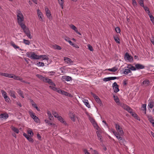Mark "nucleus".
<instances>
[{"label": "nucleus", "mask_w": 154, "mask_h": 154, "mask_svg": "<svg viewBox=\"0 0 154 154\" xmlns=\"http://www.w3.org/2000/svg\"><path fill=\"white\" fill-rule=\"evenodd\" d=\"M2 95L3 97H5V96H7V94L3 90H2L1 91Z\"/></svg>", "instance_id": "55"}, {"label": "nucleus", "mask_w": 154, "mask_h": 154, "mask_svg": "<svg viewBox=\"0 0 154 154\" xmlns=\"http://www.w3.org/2000/svg\"><path fill=\"white\" fill-rule=\"evenodd\" d=\"M121 106L123 108L127 110L128 107H129L128 106L125 105V104H122V105L121 104H120Z\"/></svg>", "instance_id": "49"}, {"label": "nucleus", "mask_w": 154, "mask_h": 154, "mask_svg": "<svg viewBox=\"0 0 154 154\" xmlns=\"http://www.w3.org/2000/svg\"><path fill=\"white\" fill-rule=\"evenodd\" d=\"M69 26L71 28L74 30L77 33L80 35H81V33L78 32L77 28L73 25L71 24L69 25Z\"/></svg>", "instance_id": "14"}, {"label": "nucleus", "mask_w": 154, "mask_h": 154, "mask_svg": "<svg viewBox=\"0 0 154 154\" xmlns=\"http://www.w3.org/2000/svg\"><path fill=\"white\" fill-rule=\"evenodd\" d=\"M135 67L136 69H142L145 68L144 65L139 63L136 64L135 65Z\"/></svg>", "instance_id": "15"}, {"label": "nucleus", "mask_w": 154, "mask_h": 154, "mask_svg": "<svg viewBox=\"0 0 154 154\" xmlns=\"http://www.w3.org/2000/svg\"><path fill=\"white\" fill-rule=\"evenodd\" d=\"M123 73L125 75H128L129 73H131V75L130 74V75H132V73H131V72L129 69H125V70L123 72Z\"/></svg>", "instance_id": "28"}, {"label": "nucleus", "mask_w": 154, "mask_h": 154, "mask_svg": "<svg viewBox=\"0 0 154 154\" xmlns=\"http://www.w3.org/2000/svg\"><path fill=\"white\" fill-rule=\"evenodd\" d=\"M43 81L44 82L48 83L50 85H53L54 86H56L55 84L52 81L51 79L47 78L45 77Z\"/></svg>", "instance_id": "9"}, {"label": "nucleus", "mask_w": 154, "mask_h": 154, "mask_svg": "<svg viewBox=\"0 0 154 154\" xmlns=\"http://www.w3.org/2000/svg\"><path fill=\"white\" fill-rule=\"evenodd\" d=\"M23 42L24 44L27 45H29L30 44V42L28 40L23 39Z\"/></svg>", "instance_id": "52"}, {"label": "nucleus", "mask_w": 154, "mask_h": 154, "mask_svg": "<svg viewBox=\"0 0 154 154\" xmlns=\"http://www.w3.org/2000/svg\"><path fill=\"white\" fill-rule=\"evenodd\" d=\"M121 106L123 108L127 110L128 107H129L128 106L125 105V104H122V105L121 104H120Z\"/></svg>", "instance_id": "48"}, {"label": "nucleus", "mask_w": 154, "mask_h": 154, "mask_svg": "<svg viewBox=\"0 0 154 154\" xmlns=\"http://www.w3.org/2000/svg\"><path fill=\"white\" fill-rule=\"evenodd\" d=\"M36 76L42 81H43L44 79L45 78V77H43L42 75L39 74H37L36 75Z\"/></svg>", "instance_id": "42"}, {"label": "nucleus", "mask_w": 154, "mask_h": 154, "mask_svg": "<svg viewBox=\"0 0 154 154\" xmlns=\"http://www.w3.org/2000/svg\"><path fill=\"white\" fill-rule=\"evenodd\" d=\"M87 46L88 48V49L89 50L91 51H93V49L92 47L90 45H87Z\"/></svg>", "instance_id": "58"}, {"label": "nucleus", "mask_w": 154, "mask_h": 154, "mask_svg": "<svg viewBox=\"0 0 154 154\" xmlns=\"http://www.w3.org/2000/svg\"><path fill=\"white\" fill-rule=\"evenodd\" d=\"M11 74H8L7 73H3V76L5 77H7L10 78H11Z\"/></svg>", "instance_id": "45"}, {"label": "nucleus", "mask_w": 154, "mask_h": 154, "mask_svg": "<svg viewBox=\"0 0 154 154\" xmlns=\"http://www.w3.org/2000/svg\"><path fill=\"white\" fill-rule=\"evenodd\" d=\"M114 38L115 41L117 43H120V39L117 36H114Z\"/></svg>", "instance_id": "41"}, {"label": "nucleus", "mask_w": 154, "mask_h": 154, "mask_svg": "<svg viewBox=\"0 0 154 154\" xmlns=\"http://www.w3.org/2000/svg\"><path fill=\"white\" fill-rule=\"evenodd\" d=\"M115 30L116 32L118 33H120L121 30L119 27H117L115 28Z\"/></svg>", "instance_id": "62"}, {"label": "nucleus", "mask_w": 154, "mask_h": 154, "mask_svg": "<svg viewBox=\"0 0 154 154\" xmlns=\"http://www.w3.org/2000/svg\"><path fill=\"white\" fill-rule=\"evenodd\" d=\"M55 86H54V85H51L49 86V87L53 90L56 91L58 92V91H59V89L55 87Z\"/></svg>", "instance_id": "35"}, {"label": "nucleus", "mask_w": 154, "mask_h": 154, "mask_svg": "<svg viewBox=\"0 0 154 154\" xmlns=\"http://www.w3.org/2000/svg\"><path fill=\"white\" fill-rule=\"evenodd\" d=\"M37 13L39 20L42 21H43L44 20V17L39 9L37 10Z\"/></svg>", "instance_id": "8"}, {"label": "nucleus", "mask_w": 154, "mask_h": 154, "mask_svg": "<svg viewBox=\"0 0 154 154\" xmlns=\"http://www.w3.org/2000/svg\"><path fill=\"white\" fill-rule=\"evenodd\" d=\"M30 101L32 105L34 107L35 106H36V104L33 101V100H30Z\"/></svg>", "instance_id": "63"}, {"label": "nucleus", "mask_w": 154, "mask_h": 154, "mask_svg": "<svg viewBox=\"0 0 154 154\" xmlns=\"http://www.w3.org/2000/svg\"><path fill=\"white\" fill-rule=\"evenodd\" d=\"M57 118V119L58 120L60 121L61 122L64 124H66V122L64 121L63 118L61 116H58Z\"/></svg>", "instance_id": "33"}, {"label": "nucleus", "mask_w": 154, "mask_h": 154, "mask_svg": "<svg viewBox=\"0 0 154 154\" xmlns=\"http://www.w3.org/2000/svg\"><path fill=\"white\" fill-rule=\"evenodd\" d=\"M132 116L133 117H134V118H135L137 120H140V119H139V118L138 117L137 115L135 113H134L133 114V115H132Z\"/></svg>", "instance_id": "60"}, {"label": "nucleus", "mask_w": 154, "mask_h": 154, "mask_svg": "<svg viewBox=\"0 0 154 154\" xmlns=\"http://www.w3.org/2000/svg\"><path fill=\"white\" fill-rule=\"evenodd\" d=\"M146 104H143L142 106L141 109L142 110L144 111V113L146 114Z\"/></svg>", "instance_id": "38"}, {"label": "nucleus", "mask_w": 154, "mask_h": 154, "mask_svg": "<svg viewBox=\"0 0 154 154\" xmlns=\"http://www.w3.org/2000/svg\"><path fill=\"white\" fill-rule=\"evenodd\" d=\"M148 15L150 18V20H151L152 22L154 23V17L153 16H152L150 14H149Z\"/></svg>", "instance_id": "40"}, {"label": "nucleus", "mask_w": 154, "mask_h": 154, "mask_svg": "<svg viewBox=\"0 0 154 154\" xmlns=\"http://www.w3.org/2000/svg\"><path fill=\"white\" fill-rule=\"evenodd\" d=\"M17 80H22V78L20 76H16L14 75H11V78Z\"/></svg>", "instance_id": "19"}, {"label": "nucleus", "mask_w": 154, "mask_h": 154, "mask_svg": "<svg viewBox=\"0 0 154 154\" xmlns=\"http://www.w3.org/2000/svg\"><path fill=\"white\" fill-rule=\"evenodd\" d=\"M143 8L146 11L147 13H148V14H150L149 9L148 8H147V7H146V6H144Z\"/></svg>", "instance_id": "47"}, {"label": "nucleus", "mask_w": 154, "mask_h": 154, "mask_svg": "<svg viewBox=\"0 0 154 154\" xmlns=\"http://www.w3.org/2000/svg\"><path fill=\"white\" fill-rule=\"evenodd\" d=\"M127 68L130 70H131L132 71H135L136 70V69L135 68V67L132 66L131 64L128 65Z\"/></svg>", "instance_id": "25"}, {"label": "nucleus", "mask_w": 154, "mask_h": 154, "mask_svg": "<svg viewBox=\"0 0 154 154\" xmlns=\"http://www.w3.org/2000/svg\"><path fill=\"white\" fill-rule=\"evenodd\" d=\"M31 137H32L29 136L26 139L30 142H31V143H33V139Z\"/></svg>", "instance_id": "54"}, {"label": "nucleus", "mask_w": 154, "mask_h": 154, "mask_svg": "<svg viewBox=\"0 0 154 154\" xmlns=\"http://www.w3.org/2000/svg\"><path fill=\"white\" fill-rule=\"evenodd\" d=\"M89 120L92 124L95 122L94 119L92 118H90Z\"/></svg>", "instance_id": "64"}, {"label": "nucleus", "mask_w": 154, "mask_h": 154, "mask_svg": "<svg viewBox=\"0 0 154 154\" xmlns=\"http://www.w3.org/2000/svg\"><path fill=\"white\" fill-rule=\"evenodd\" d=\"M112 87L115 92L117 93L119 91L118 85L116 82H114L113 84Z\"/></svg>", "instance_id": "10"}, {"label": "nucleus", "mask_w": 154, "mask_h": 154, "mask_svg": "<svg viewBox=\"0 0 154 154\" xmlns=\"http://www.w3.org/2000/svg\"><path fill=\"white\" fill-rule=\"evenodd\" d=\"M17 93L19 94L22 97L24 98L23 95V92L20 90H18L17 91Z\"/></svg>", "instance_id": "43"}, {"label": "nucleus", "mask_w": 154, "mask_h": 154, "mask_svg": "<svg viewBox=\"0 0 154 154\" xmlns=\"http://www.w3.org/2000/svg\"><path fill=\"white\" fill-rule=\"evenodd\" d=\"M147 117L148 119V120L151 123L152 122H154V120L153 119L152 116L150 115H147Z\"/></svg>", "instance_id": "31"}, {"label": "nucleus", "mask_w": 154, "mask_h": 154, "mask_svg": "<svg viewBox=\"0 0 154 154\" xmlns=\"http://www.w3.org/2000/svg\"><path fill=\"white\" fill-rule=\"evenodd\" d=\"M118 69V68L116 66H114L112 68L106 69L105 70H108L112 72H115Z\"/></svg>", "instance_id": "24"}, {"label": "nucleus", "mask_w": 154, "mask_h": 154, "mask_svg": "<svg viewBox=\"0 0 154 154\" xmlns=\"http://www.w3.org/2000/svg\"><path fill=\"white\" fill-rule=\"evenodd\" d=\"M47 74L50 76L54 75L55 74V72L53 71L48 72H47Z\"/></svg>", "instance_id": "50"}, {"label": "nucleus", "mask_w": 154, "mask_h": 154, "mask_svg": "<svg viewBox=\"0 0 154 154\" xmlns=\"http://www.w3.org/2000/svg\"><path fill=\"white\" fill-rule=\"evenodd\" d=\"M27 132L29 136L32 137L33 136V133L31 129L27 130Z\"/></svg>", "instance_id": "36"}, {"label": "nucleus", "mask_w": 154, "mask_h": 154, "mask_svg": "<svg viewBox=\"0 0 154 154\" xmlns=\"http://www.w3.org/2000/svg\"><path fill=\"white\" fill-rule=\"evenodd\" d=\"M121 135L118 134L116 137L119 140V143L121 144H123L125 142V140L121 136Z\"/></svg>", "instance_id": "6"}, {"label": "nucleus", "mask_w": 154, "mask_h": 154, "mask_svg": "<svg viewBox=\"0 0 154 154\" xmlns=\"http://www.w3.org/2000/svg\"><path fill=\"white\" fill-rule=\"evenodd\" d=\"M58 93L59 94L64 95L70 97H72L71 94H69L67 92L63 90H60V89L59 91H58Z\"/></svg>", "instance_id": "7"}, {"label": "nucleus", "mask_w": 154, "mask_h": 154, "mask_svg": "<svg viewBox=\"0 0 154 154\" xmlns=\"http://www.w3.org/2000/svg\"><path fill=\"white\" fill-rule=\"evenodd\" d=\"M70 118L72 121L73 122H75V117L74 114L72 113L70 115Z\"/></svg>", "instance_id": "39"}, {"label": "nucleus", "mask_w": 154, "mask_h": 154, "mask_svg": "<svg viewBox=\"0 0 154 154\" xmlns=\"http://www.w3.org/2000/svg\"><path fill=\"white\" fill-rule=\"evenodd\" d=\"M38 66H44V63L42 62H38L36 64Z\"/></svg>", "instance_id": "53"}, {"label": "nucleus", "mask_w": 154, "mask_h": 154, "mask_svg": "<svg viewBox=\"0 0 154 154\" xmlns=\"http://www.w3.org/2000/svg\"><path fill=\"white\" fill-rule=\"evenodd\" d=\"M83 102L85 105L88 108H90L91 106L88 102V100L86 99H84L83 100Z\"/></svg>", "instance_id": "23"}, {"label": "nucleus", "mask_w": 154, "mask_h": 154, "mask_svg": "<svg viewBox=\"0 0 154 154\" xmlns=\"http://www.w3.org/2000/svg\"><path fill=\"white\" fill-rule=\"evenodd\" d=\"M91 95L94 98L96 101L99 104H101L102 102L99 97L94 93H91Z\"/></svg>", "instance_id": "11"}, {"label": "nucleus", "mask_w": 154, "mask_h": 154, "mask_svg": "<svg viewBox=\"0 0 154 154\" xmlns=\"http://www.w3.org/2000/svg\"><path fill=\"white\" fill-rule=\"evenodd\" d=\"M64 60L65 62L69 65H71L72 64L73 62L69 58L64 57Z\"/></svg>", "instance_id": "12"}, {"label": "nucleus", "mask_w": 154, "mask_h": 154, "mask_svg": "<svg viewBox=\"0 0 154 154\" xmlns=\"http://www.w3.org/2000/svg\"><path fill=\"white\" fill-rule=\"evenodd\" d=\"M47 113L48 116V117L50 120H52L53 119V116L51 114V112L49 111H48Z\"/></svg>", "instance_id": "37"}, {"label": "nucleus", "mask_w": 154, "mask_h": 154, "mask_svg": "<svg viewBox=\"0 0 154 154\" xmlns=\"http://www.w3.org/2000/svg\"><path fill=\"white\" fill-rule=\"evenodd\" d=\"M45 10L46 12V15L47 17L49 19H50L51 14L50 11L47 7H45Z\"/></svg>", "instance_id": "17"}, {"label": "nucleus", "mask_w": 154, "mask_h": 154, "mask_svg": "<svg viewBox=\"0 0 154 154\" xmlns=\"http://www.w3.org/2000/svg\"><path fill=\"white\" fill-rule=\"evenodd\" d=\"M51 47L55 49L60 50L61 48L60 46L56 45H51Z\"/></svg>", "instance_id": "22"}, {"label": "nucleus", "mask_w": 154, "mask_h": 154, "mask_svg": "<svg viewBox=\"0 0 154 154\" xmlns=\"http://www.w3.org/2000/svg\"><path fill=\"white\" fill-rule=\"evenodd\" d=\"M61 80L63 81H70L72 80V78L71 77L68 76H62Z\"/></svg>", "instance_id": "13"}, {"label": "nucleus", "mask_w": 154, "mask_h": 154, "mask_svg": "<svg viewBox=\"0 0 154 154\" xmlns=\"http://www.w3.org/2000/svg\"><path fill=\"white\" fill-rule=\"evenodd\" d=\"M39 59L42 58L43 60H45L48 61L49 58L48 56L45 55H41L38 56Z\"/></svg>", "instance_id": "18"}, {"label": "nucleus", "mask_w": 154, "mask_h": 154, "mask_svg": "<svg viewBox=\"0 0 154 154\" xmlns=\"http://www.w3.org/2000/svg\"><path fill=\"white\" fill-rule=\"evenodd\" d=\"M149 83V81L148 80L146 79L144 80L142 84L145 86H148Z\"/></svg>", "instance_id": "30"}, {"label": "nucleus", "mask_w": 154, "mask_h": 154, "mask_svg": "<svg viewBox=\"0 0 154 154\" xmlns=\"http://www.w3.org/2000/svg\"><path fill=\"white\" fill-rule=\"evenodd\" d=\"M103 81L104 82H107L111 80L110 77L105 78L103 79Z\"/></svg>", "instance_id": "57"}, {"label": "nucleus", "mask_w": 154, "mask_h": 154, "mask_svg": "<svg viewBox=\"0 0 154 154\" xmlns=\"http://www.w3.org/2000/svg\"><path fill=\"white\" fill-rule=\"evenodd\" d=\"M26 56L31 58V59L38 60L39 55L35 54V53L33 52H28L26 53Z\"/></svg>", "instance_id": "2"}, {"label": "nucleus", "mask_w": 154, "mask_h": 154, "mask_svg": "<svg viewBox=\"0 0 154 154\" xmlns=\"http://www.w3.org/2000/svg\"><path fill=\"white\" fill-rule=\"evenodd\" d=\"M59 4L61 6L62 8H63V4L64 2V0H58Z\"/></svg>", "instance_id": "44"}, {"label": "nucleus", "mask_w": 154, "mask_h": 154, "mask_svg": "<svg viewBox=\"0 0 154 154\" xmlns=\"http://www.w3.org/2000/svg\"><path fill=\"white\" fill-rule=\"evenodd\" d=\"M132 4L134 7H136L137 5V3L135 0H132Z\"/></svg>", "instance_id": "59"}, {"label": "nucleus", "mask_w": 154, "mask_h": 154, "mask_svg": "<svg viewBox=\"0 0 154 154\" xmlns=\"http://www.w3.org/2000/svg\"><path fill=\"white\" fill-rule=\"evenodd\" d=\"M29 114L30 116L33 119L34 121L37 123L40 122V120L39 118L35 115L34 113L31 110L29 111Z\"/></svg>", "instance_id": "4"}, {"label": "nucleus", "mask_w": 154, "mask_h": 154, "mask_svg": "<svg viewBox=\"0 0 154 154\" xmlns=\"http://www.w3.org/2000/svg\"><path fill=\"white\" fill-rule=\"evenodd\" d=\"M111 132H112L115 135V136H116L118 134L117 133V132H116L113 129H111L110 130Z\"/></svg>", "instance_id": "56"}, {"label": "nucleus", "mask_w": 154, "mask_h": 154, "mask_svg": "<svg viewBox=\"0 0 154 154\" xmlns=\"http://www.w3.org/2000/svg\"><path fill=\"white\" fill-rule=\"evenodd\" d=\"M9 93L11 97H13L14 98H16V97L15 95V91L10 90L9 91Z\"/></svg>", "instance_id": "29"}, {"label": "nucleus", "mask_w": 154, "mask_h": 154, "mask_svg": "<svg viewBox=\"0 0 154 154\" xmlns=\"http://www.w3.org/2000/svg\"><path fill=\"white\" fill-rule=\"evenodd\" d=\"M124 58L125 60L128 61L129 62H132L133 61V57L127 52L125 53Z\"/></svg>", "instance_id": "5"}, {"label": "nucleus", "mask_w": 154, "mask_h": 154, "mask_svg": "<svg viewBox=\"0 0 154 154\" xmlns=\"http://www.w3.org/2000/svg\"><path fill=\"white\" fill-rule=\"evenodd\" d=\"M115 101L116 103L118 105H120L121 103L119 101V100L117 96H113Z\"/></svg>", "instance_id": "27"}, {"label": "nucleus", "mask_w": 154, "mask_h": 154, "mask_svg": "<svg viewBox=\"0 0 154 154\" xmlns=\"http://www.w3.org/2000/svg\"><path fill=\"white\" fill-rule=\"evenodd\" d=\"M8 117V115L6 113H2L0 115V118L2 120L7 119Z\"/></svg>", "instance_id": "16"}, {"label": "nucleus", "mask_w": 154, "mask_h": 154, "mask_svg": "<svg viewBox=\"0 0 154 154\" xmlns=\"http://www.w3.org/2000/svg\"><path fill=\"white\" fill-rule=\"evenodd\" d=\"M16 15L18 24L20 26L27 36L30 39H31L32 37L30 33L28 28L23 23L24 17L22 13L20 11L17 10V11Z\"/></svg>", "instance_id": "1"}, {"label": "nucleus", "mask_w": 154, "mask_h": 154, "mask_svg": "<svg viewBox=\"0 0 154 154\" xmlns=\"http://www.w3.org/2000/svg\"><path fill=\"white\" fill-rule=\"evenodd\" d=\"M90 149L92 150V152L93 154H99L97 151L95 150H93L92 148H90Z\"/></svg>", "instance_id": "51"}, {"label": "nucleus", "mask_w": 154, "mask_h": 154, "mask_svg": "<svg viewBox=\"0 0 154 154\" xmlns=\"http://www.w3.org/2000/svg\"><path fill=\"white\" fill-rule=\"evenodd\" d=\"M11 129L15 133L17 134L19 133V130L17 128H16L12 125L11 127Z\"/></svg>", "instance_id": "20"}, {"label": "nucleus", "mask_w": 154, "mask_h": 154, "mask_svg": "<svg viewBox=\"0 0 154 154\" xmlns=\"http://www.w3.org/2000/svg\"><path fill=\"white\" fill-rule=\"evenodd\" d=\"M4 99L7 102H8L9 100V98L8 97L7 95V96H5V97H4Z\"/></svg>", "instance_id": "61"}, {"label": "nucleus", "mask_w": 154, "mask_h": 154, "mask_svg": "<svg viewBox=\"0 0 154 154\" xmlns=\"http://www.w3.org/2000/svg\"><path fill=\"white\" fill-rule=\"evenodd\" d=\"M94 128L96 129L97 131H99L101 129L97 125V123L96 122L92 124Z\"/></svg>", "instance_id": "26"}, {"label": "nucleus", "mask_w": 154, "mask_h": 154, "mask_svg": "<svg viewBox=\"0 0 154 154\" xmlns=\"http://www.w3.org/2000/svg\"><path fill=\"white\" fill-rule=\"evenodd\" d=\"M154 106V103L153 102H151L149 103L148 107V108H152Z\"/></svg>", "instance_id": "34"}, {"label": "nucleus", "mask_w": 154, "mask_h": 154, "mask_svg": "<svg viewBox=\"0 0 154 154\" xmlns=\"http://www.w3.org/2000/svg\"><path fill=\"white\" fill-rule=\"evenodd\" d=\"M115 125L116 130L118 132L117 133L122 136L124 132L122 128L118 124L115 123Z\"/></svg>", "instance_id": "3"}, {"label": "nucleus", "mask_w": 154, "mask_h": 154, "mask_svg": "<svg viewBox=\"0 0 154 154\" xmlns=\"http://www.w3.org/2000/svg\"><path fill=\"white\" fill-rule=\"evenodd\" d=\"M52 113L54 116L56 118H57L58 116H59L58 113L55 111H53Z\"/></svg>", "instance_id": "46"}, {"label": "nucleus", "mask_w": 154, "mask_h": 154, "mask_svg": "<svg viewBox=\"0 0 154 154\" xmlns=\"http://www.w3.org/2000/svg\"><path fill=\"white\" fill-rule=\"evenodd\" d=\"M101 133V130H99V131H96V134L97 135L98 140H99L100 141H102V136L100 134Z\"/></svg>", "instance_id": "21"}, {"label": "nucleus", "mask_w": 154, "mask_h": 154, "mask_svg": "<svg viewBox=\"0 0 154 154\" xmlns=\"http://www.w3.org/2000/svg\"><path fill=\"white\" fill-rule=\"evenodd\" d=\"M11 45L15 49H18L20 51H23V50L20 48L19 47L16 45L14 43H12Z\"/></svg>", "instance_id": "32"}]
</instances>
